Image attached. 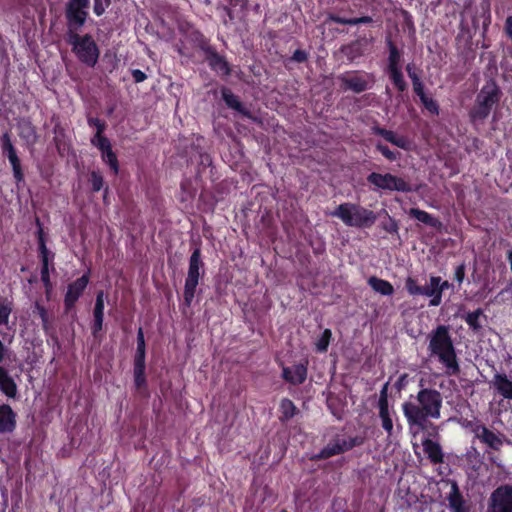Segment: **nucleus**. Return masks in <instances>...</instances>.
I'll return each mask as SVG.
<instances>
[{
  "label": "nucleus",
  "mask_w": 512,
  "mask_h": 512,
  "mask_svg": "<svg viewBox=\"0 0 512 512\" xmlns=\"http://www.w3.org/2000/svg\"><path fill=\"white\" fill-rule=\"evenodd\" d=\"M386 216L387 221L382 223V229L389 234H397L399 231V224L396 219L391 217L386 210H382Z\"/></svg>",
  "instance_id": "nucleus-49"
},
{
  "label": "nucleus",
  "mask_w": 512,
  "mask_h": 512,
  "mask_svg": "<svg viewBox=\"0 0 512 512\" xmlns=\"http://www.w3.org/2000/svg\"><path fill=\"white\" fill-rule=\"evenodd\" d=\"M493 385L497 392L505 399H512V381L504 373H496L493 378Z\"/></svg>",
  "instance_id": "nucleus-26"
},
{
  "label": "nucleus",
  "mask_w": 512,
  "mask_h": 512,
  "mask_svg": "<svg viewBox=\"0 0 512 512\" xmlns=\"http://www.w3.org/2000/svg\"><path fill=\"white\" fill-rule=\"evenodd\" d=\"M17 427V414L9 404L0 405V433H13Z\"/></svg>",
  "instance_id": "nucleus-18"
},
{
  "label": "nucleus",
  "mask_w": 512,
  "mask_h": 512,
  "mask_svg": "<svg viewBox=\"0 0 512 512\" xmlns=\"http://www.w3.org/2000/svg\"><path fill=\"white\" fill-rule=\"evenodd\" d=\"M0 147L2 154L8 159L11 165L15 184L20 187L25 183V174L17 149L12 143L11 134L9 132L2 134L0 138Z\"/></svg>",
  "instance_id": "nucleus-9"
},
{
  "label": "nucleus",
  "mask_w": 512,
  "mask_h": 512,
  "mask_svg": "<svg viewBox=\"0 0 512 512\" xmlns=\"http://www.w3.org/2000/svg\"><path fill=\"white\" fill-rule=\"evenodd\" d=\"M341 450L342 449L339 448V445L337 444V442L334 439L332 442L328 443L323 449H321L320 452L313 454L310 457V460H312V461L325 460L332 456L341 454Z\"/></svg>",
  "instance_id": "nucleus-33"
},
{
  "label": "nucleus",
  "mask_w": 512,
  "mask_h": 512,
  "mask_svg": "<svg viewBox=\"0 0 512 512\" xmlns=\"http://www.w3.org/2000/svg\"><path fill=\"white\" fill-rule=\"evenodd\" d=\"M112 0H93V12L96 16H102L111 5Z\"/></svg>",
  "instance_id": "nucleus-51"
},
{
  "label": "nucleus",
  "mask_w": 512,
  "mask_h": 512,
  "mask_svg": "<svg viewBox=\"0 0 512 512\" xmlns=\"http://www.w3.org/2000/svg\"><path fill=\"white\" fill-rule=\"evenodd\" d=\"M36 225L38 227L36 237L40 262L41 264H52L55 258V253L50 251L46 245V235L39 218H36Z\"/></svg>",
  "instance_id": "nucleus-17"
},
{
  "label": "nucleus",
  "mask_w": 512,
  "mask_h": 512,
  "mask_svg": "<svg viewBox=\"0 0 512 512\" xmlns=\"http://www.w3.org/2000/svg\"><path fill=\"white\" fill-rule=\"evenodd\" d=\"M199 48L205 54V60L213 71L222 76H229L231 74L229 63L226 61L225 57L220 55L215 47L209 43L208 39L203 37L199 41Z\"/></svg>",
  "instance_id": "nucleus-10"
},
{
  "label": "nucleus",
  "mask_w": 512,
  "mask_h": 512,
  "mask_svg": "<svg viewBox=\"0 0 512 512\" xmlns=\"http://www.w3.org/2000/svg\"><path fill=\"white\" fill-rule=\"evenodd\" d=\"M212 157L210 154L206 153V152H203V153H200V162H199V166H202V167H210L212 166Z\"/></svg>",
  "instance_id": "nucleus-58"
},
{
  "label": "nucleus",
  "mask_w": 512,
  "mask_h": 512,
  "mask_svg": "<svg viewBox=\"0 0 512 512\" xmlns=\"http://www.w3.org/2000/svg\"><path fill=\"white\" fill-rule=\"evenodd\" d=\"M424 108L432 115H439L440 107L436 100L427 95L420 99Z\"/></svg>",
  "instance_id": "nucleus-47"
},
{
  "label": "nucleus",
  "mask_w": 512,
  "mask_h": 512,
  "mask_svg": "<svg viewBox=\"0 0 512 512\" xmlns=\"http://www.w3.org/2000/svg\"><path fill=\"white\" fill-rule=\"evenodd\" d=\"M204 274V263L202 261L201 249L198 246L194 248L189 258L188 272L183 291V301L179 305L181 314L185 317H188V311L194 300L197 286Z\"/></svg>",
  "instance_id": "nucleus-4"
},
{
  "label": "nucleus",
  "mask_w": 512,
  "mask_h": 512,
  "mask_svg": "<svg viewBox=\"0 0 512 512\" xmlns=\"http://www.w3.org/2000/svg\"><path fill=\"white\" fill-rule=\"evenodd\" d=\"M36 225L38 227L36 237L40 262L41 264H52L55 258V253L50 251L46 245V235L39 218H36Z\"/></svg>",
  "instance_id": "nucleus-16"
},
{
  "label": "nucleus",
  "mask_w": 512,
  "mask_h": 512,
  "mask_svg": "<svg viewBox=\"0 0 512 512\" xmlns=\"http://www.w3.org/2000/svg\"><path fill=\"white\" fill-rule=\"evenodd\" d=\"M329 19H330V21H332L336 24H342V25H347V22H348V18L339 16V15H335V14H331L329 16Z\"/></svg>",
  "instance_id": "nucleus-63"
},
{
  "label": "nucleus",
  "mask_w": 512,
  "mask_h": 512,
  "mask_svg": "<svg viewBox=\"0 0 512 512\" xmlns=\"http://www.w3.org/2000/svg\"><path fill=\"white\" fill-rule=\"evenodd\" d=\"M87 123L90 127H94L96 129V132H105L107 127L105 121L97 117L88 116Z\"/></svg>",
  "instance_id": "nucleus-52"
},
{
  "label": "nucleus",
  "mask_w": 512,
  "mask_h": 512,
  "mask_svg": "<svg viewBox=\"0 0 512 512\" xmlns=\"http://www.w3.org/2000/svg\"><path fill=\"white\" fill-rule=\"evenodd\" d=\"M80 31L66 33V41L72 47L77 59L93 68L100 56V50L91 34L80 35Z\"/></svg>",
  "instance_id": "nucleus-6"
},
{
  "label": "nucleus",
  "mask_w": 512,
  "mask_h": 512,
  "mask_svg": "<svg viewBox=\"0 0 512 512\" xmlns=\"http://www.w3.org/2000/svg\"><path fill=\"white\" fill-rule=\"evenodd\" d=\"M428 351L431 357H436L446 368L449 376H456L460 373V365L449 327L438 325L428 335Z\"/></svg>",
  "instance_id": "nucleus-2"
},
{
  "label": "nucleus",
  "mask_w": 512,
  "mask_h": 512,
  "mask_svg": "<svg viewBox=\"0 0 512 512\" xmlns=\"http://www.w3.org/2000/svg\"><path fill=\"white\" fill-rule=\"evenodd\" d=\"M331 215L339 218L348 227L360 229L372 227L377 220L374 211L351 202L338 205Z\"/></svg>",
  "instance_id": "nucleus-5"
},
{
  "label": "nucleus",
  "mask_w": 512,
  "mask_h": 512,
  "mask_svg": "<svg viewBox=\"0 0 512 512\" xmlns=\"http://www.w3.org/2000/svg\"><path fill=\"white\" fill-rule=\"evenodd\" d=\"M408 215L436 230H440L443 226L442 222L437 217L419 208H410Z\"/></svg>",
  "instance_id": "nucleus-24"
},
{
  "label": "nucleus",
  "mask_w": 512,
  "mask_h": 512,
  "mask_svg": "<svg viewBox=\"0 0 512 512\" xmlns=\"http://www.w3.org/2000/svg\"><path fill=\"white\" fill-rule=\"evenodd\" d=\"M376 150L380 152L389 161H395L399 157V152L392 151L387 145H384L382 143L376 144Z\"/></svg>",
  "instance_id": "nucleus-50"
},
{
  "label": "nucleus",
  "mask_w": 512,
  "mask_h": 512,
  "mask_svg": "<svg viewBox=\"0 0 512 512\" xmlns=\"http://www.w3.org/2000/svg\"><path fill=\"white\" fill-rule=\"evenodd\" d=\"M416 401L408 400L402 404L403 415L410 430L425 431L430 418H440L443 398L436 389L422 388L416 395Z\"/></svg>",
  "instance_id": "nucleus-1"
},
{
  "label": "nucleus",
  "mask_w": 512,
  "mask_h": 512,
  "mask_svg": "<svg viewBox=\"0 0 512 512\" xmlns=\"http://www.w3.org/2000/svg\"><path fill=\"white\" fill-rule=\"evenodd\" d=\"M91 144L96 147L99 151H102L109 145H111L110 140L104 135V132H96L91 138Z\"/></svg>",
  "instance_id": "nucleus-45"
},
{
  "label": "nucleus",
  "mask_w": 512,
  "mask_h": 512,
  "mask_svg": "<svg viewBox=\"0 0 512 512\" xmlns=\"http://www.w3.org/2000/svg\"><path fill=\"white\" fill-rule=\"evenodd\" d=\"M197 189L193 184L192 179L184 178L180 183V192L178 200L183 204L184 208L191 207L195 199Z\"/></svg>",
  "instance_id": "nucleus-22"
},
{
  "label": "nucleus",
  "mask_w": 512,
  "mask_h": 512,
  "mask_svg": "<svg viewBox=\"0 0 512 512\" xmlns=\"http://www.w3.org/2000/svg\"><path fill=\"white\" fill-rule=\"evenodd\" d=\"M413 91L419 97V99L426 96L423 82L415 83V85H413Z\"/></svg>",
  "instance_id": "nucleus-62"
},
{
  "label": "nucleus",
  "mask_w": 512,
  "mask_h": 512,
  "mask_svg": "<svg viewBox=\"0 0 512 512\" xmlns=\"http://www.w3.org/2000/svg\"><path fill=\"white\" fill-rule=\"evenodd\" d=\"M476 434L482 443L486 444L489 448L493 450L497 451L503 445V440L501 436L494 433L484 425L478 426Z\"/></svg>",
  "instance_id": "nucleus-21"
},
{
  "label": "nucleus",
  "mask_w": 512,
  "mask_h": 512,
  "mask_svg": "<svg viewBox=\"0 0 512 512\" xmlns=\"http://www.w3.org/2000/svg\"><path fill=\"white\" fill-rule=\"evenodd\" d=\"M221 96L228 108L233 109L247 118H252L251 112L243 105L239 98L227 87L221 88Z\"/></svg>",
  "instance_id": "nucleus-20"
},
{
  "label": "nucleus",
  "mask_w": 512,
  "mask_h": 512,
  "mask_svg": "<svg viewBox=\"0 0 512 512\" xmlns=\"http://www.w3.org/2000/svg\"><path fill=\"white\" fill-rule=\"evenodd\" d=\"M90 281V270L85 272L81 277L72 281L67 286V291L64 295V311L69 313L74 310L76 303L85 292Z\"/></svg>",
  "instance_id": "nucleus-11"
},
{
  "label": "nucleus",
  "mask_w": 512,
  "mask_h": 512,
  "mask_svg": "<svg viewBox=\"0 0 512 512\" xmlns=\"http://www.w3.org/2000/svg\"><path fill=\"white\" fill-rule=\"evenodd\" d=\"M105 293L103 290H99L96 293L95 304L93 308V322L91 325V333L96 338L103 329L104 322V303Z\"/></svg>",
  "instance_id": "nucleus-15"
},
{
  "label": "nucleus",
  "mask_w": 512,
  "mask_h": 512,
  "mask_svg": "<svg viewBox=\"0 0 512 512\" xmlns=\"http://www.w3.org/2000/svg\"><path fill=\"white\" fill-rule=\"evenodd\" d=\"M13 311V302L7 299L0 301V326H7Z\"/></svg>",
  "instance_id": "nucleus-39"
},
{
  "label": "nucleus",
  "mask_w": 512,
  "mask_h": 512,
  "mask_svg": "<svg viewBox=\"0 0 512 512\" xmlns=\"http://www.w3.org/2000/svg\"><path fill=\"white\" fill-rule=\"evenodd\" d=\"M340 52L349 62H353L363 55V47L360 41L355 40L346 45H342Z\"/></svg>",
  "instance_id": "nucleus-28"
},
{
  "label": "nucleus",
  "mask_w": 512,
  "mask_h": 512,
  "mask_svg": "<svg viewBox=\"0 0 512 512\" xmlns=\"http://www.w3.org/2000/svg\"><path fill=\"white\" fill-rule=\"evenodd\" d=\"M35 310L37 311L39 317L41 318V322H45L46 318L49 317L47 309L39 302L35 303Z\"/></svg>",
  "instance_id": "nucleus-60"
},
{
  "label": "nucleus",
  "mask_w": 512,
  "mask_h": 512,
  "mask_svg": "<svg viewBox=\"0 0 512 512\" xmlns=\"http://www.w3.org/2000/svg\"><path fill=\"white\" fill-rule=\"evenodd\" d=\"M131 74L135 83H141L147 79V75L140 69H133Z\"/></svg>",
  "instance_id": "nucleus-59"
},
{
  "label": "nucleus",
  "mask_w": 512,
  "mask_h": 512,
  "mask_svg": "<svg viewBox=\"0 0 512 512\" xmlns=\"http://www.w3.org/2000/svg\"><path fill=\"white\" fill-rule=\"evenodd\" d=\"M422 446L428 460L433 465L444 463V452L438 442L426 438L422 441Z\"/></svg>",
  "instance_id": "nucleus-19"
},
{
  "label": "nucleus",
  "mask_w": 512,
  "mask_h": 512,
  "mask_svg": "<svg viewBox=\"0 0 512 512\" xmlns=\"http://www.w3.org/2000/svg\"><path fill=\"white\" fill-rule=\"evenodd\" d=\"M298 411V408L292 400L289 398H283L279 405V420L283 423L287 422L292 419L298 413Z\"/></svg>",
  "instance_id": "nucleus-31"
},
{
  "label": "nucleus",
  "mask_w": 512,
  "mask_h": 512,
  "mask_svg": "<svg viewBox=\"0 0 512 512\" xmlns=\"http://www.w3.org/2000/svg\"><path fill=\"white\" fill-rule=\"evenodd\" d=\"M409 383V375L407 373L401 374L394 384L395 389L400 392L406 388Z\"/></svg>",
  "instance_id": "nucleus-55"
},
{
  "label": "nucleus",
  "mask_w": 512,
  "mask_h": 512,
  "mask_svg": "<svg viewBox=\"0 0 512 512\" xmlns=\"http://www.w3.org/2000/svg\"><path fill=\"white\" fill-rule=\"evenodd\" d=\"M282 373L281 378L294 386L303 384L307 379L308 374V361L300 362L292 366H285L281 364Z\"/></svg>",
  "instance_id": "nucleus-14"
},
{
  "label": "nucleus",
  "mask_w": 512,
  "mask_h": 512,
  "mask_svg": "<svg viewBox=\"0 0 512 512\" xmlns=\"http://www.w3.org/2000/svg\"><path fill=\"white\" fill-rule=\"evenodd\" d=\"M101 152L102 161L107 164L114 175H118L120 171V165L116 153L112 149V145H109Z\"/></svg>",
  "instance_id": "nucleus-32"
},
{
  "label": "nucleus",
  "mask_w": 512,
  "mask_h": 512,
  "mask_svg": "<svg viewBox=\"0 0 512 512\" xmlns=\"http://www.w3.org/2000/svg\"><path fill=\"white\" fill-rule=\"evenodd\" d=\"M372 132L375 135L383 137L387 142L401 148L407 150L409 147V143L407 139L403 136H397L393 131L388 130L381 126H373Z\"/></svg>",
  "instance_id": "nucleus-23"
},
{
  "label": "nucleus",
  "mask_w": 512,
  "mask_h": 512,
  "mask_svg": "<svg viewBox=\"0 0 512 512\" xmlns=\"http://www.w3.org/2000/svg\"><path fill=\"white\" fill-rule=\"evenodd\" d=\"M388 383H385L380 391L379 401H378V408L382 407H389L388 402Z\"/></svg>",
  "instance_id": "nucleus-54"
},
{
  "label": "nucleus",
  "mask_w": 512,
  "mask_h": 512,
  "mask_svg": "<svg viewBox=\"0 0 512 512\" xmlns=\"http://www.w3.org/2000/svg\"><path fill=\"white\" fill-rule=\"evenodd\" d=\"M480 9L481 12L479 16L483 19L482 37H485L491 24V10L489 0H483L480 4Z\"/></svg>",
  "instance_id": "nucleus-36"
},
{
  "label": "nucleus",
  "mask_w": 512,
  "mask_h": 512,
  "mask_svg": "<svg viewBox=\"0 0 512 512\" xmlns=\"http://www.w3.org/2000/svg\"><path fill=\"white\" fill-rule=\"evenodd\" d=\"M367 181L369 184L380 190L397 191L402 193L417 191V188L414 187L410 182L391 173L381 174L372 172L367 176Z\"/></svg>",
  "instance_id": "nucleus-8"
},
{
  "label": "nucleus",
  "mask_w": 512,
  "mask_h": 512,
  "mask_svg": "<svg viewBox=\"0 0 512 512\" xmlns=\"http://www.w3.org/2000/svg\"><path fill=\"white\" fill-rule=\"evenodd\" d=\"M483 315V310L481 308L476 309L473 312H469L465 317V322L473 331H478L481 329L482 325L479 321L480 316Z\"/></svg>",
  "instance_id": "nucleus-41"
},
{
  "label": "nucleus",
  "mask_w": 512,
  "mask_h": 512,
  "mask_svg": "<svg viewBox=\"0 0 512 512\" xmlns=\"http://www.w3.org/2000/svg\"><path fill=\"white\" fill-rule=\"evenodd\" d=\"M388 75H389V78H390L391 82L393 83L394 87L399 92L406 91L408 85H407V83H406V81L404 79V75L402 73L401 68L400 69L388 70Z\"/></svg>",
  "instance_id": "nucleus-37"
},
{
  "label": "nucleus",
  "mask_w": 512,
  "mask_h": 512,
  "mask_svg": "<svg viewBox=\"0 0 512 512\" xmlns=\"http://www.w3.org/2000/svg\"><path fill=\"white\" fill-rule=\"evenodd\" d=\"M332 337V332L330 329H325L316 343V349L318 352H326Z\"/></svg>",
  "instance_id": "nucleus-46"
},
{
  "label": "nucleus",
  "mask_w": 512,
  "mask_h": 512,
  "mask_svg": "<svg viewBox=\"0 0 512 512\" xmlns=\"http://www.w3.org/2000/svg\"><path fill=\"white\" fill-rule=\"evenodd\" d=\"M21 128V136L23 137H29L30 135L35 133V128L30 121H24L21 124Z\"/></svg>",
  "instance_id": "nucleus-57"
},
{
  "label": "nucleus",
  "mask_w": 512,
  "mask_h": 512,
  "mask_svg": "<svg viewBox=\"0 0 512 512\" xmlns=\"http://www.w3.org/2000/svg\"><path fill=\"white\" fill-rule=\"evenodd\" d=\"M447 499L451 512H469V508L456 483H453Z\"/></svg>",
  "instance_id": "nucleus-25"
},
{
  "label": "nucleus",
  "mask_w": 512,
  "mask_h": 512,
  "mask_svg": "<svg viewBox=\"0 0 512 512\" xmlns=\"http://www.w3.org/2000/svg\"><path fill=\"white\" fill-rule=\"evenodd\" d=\"M379 417L381 419L382 428L386 431L388 436H391L393 432V421L390 415L389 407H380Z\"/></svg>",
  "instance_id": "nucleus-40"
},
{
  "label": "nucleus",
  "mask_w": 512,
  "mask_h": 512,
  "mask_svg": "<svg viewBox=\"0 0 512 512\" xmlns=\"http://www.w3.org/2000/svg\"><path fill=\"white\" fill-rule=\"evenodd\" d=\"M146 368H134V385L136 389L141 393L142 391L145 392L147 395V380H146V374H145Z\"/></svg>",
  "instance_id": "nucleus-38"
},
{
  "label": "nucleus",
  "mask_w": 512,
  "mask_h": 512,
  "mask_svg": "<svg viewBox=\"0 0 512 512\" xmlns=\"http://www.w3.org/2000/svg\"><path fill=\"white\" fill-rule=\"evenodd\" d=\"M335 441L339 445V448L342 449V454L353 449L354 447L362 445L364 443V438L361 436L349 437L348 439L336 437Z\"/></svg>",
  "instance_id": "nucleus-35"
},
{
  "label": "nucleus",
  "mask_w": 512,
  "mask_h": 512,
  "mask_svg": "<svg viewBox=\"0 0 512 512\" xmlns=\"http://www.w3.org/2000/svg\"><path fill=\"white\" fill-rule=\"evenodd\" d=\"M386 44L389 51L387 71L393 69H400L402 57L401 51L398 49L396 44L391 40V38L386 39Z\"/></svg>",
  "instance_id": "nucleus-29"
},
{
  "label": "nucleus",
  "mask_w": 512,
  "mask_h": 512,
  "mask_svg": "<svg viewBox=\"0 0 512 512\" xmlns=\"http://www.w3.org/2000/svg\"><path fill=\"white\" fill-rule=\"evenodd\" d=\"M54 270L53 263L52 264H41V281L45 287L46 295L49 297L50 291L52 290V283L50 279V269Z\"/></svg>",
  "instance_id": "nucleus-43"
},
{
  "label": "nucleus",
  "mask_w": 512,
  "mask_h": 512,
  "mask_svg": "<svg viewBox=\"0 0 512 512\" xmlns=\"http://www.w3.org/2000/svg\"><path fill=\"white\" fill-rule=\"evenodd\" d=\"M368 284L374 291L381 295L390 296L394 293V287L389 281L376 276H371L368 279Z\"/></svg>",
  "instance_id": "nucleus-30"
},
{
  "label": "nucleus",
  "mask_w": 512,
  "mask_h": 512,
  "mask_svg": "<svg viewBox=\"0 0 512 512\" xmlns=\"http://www.w3.org/2000/svg\"><path fill=\"white\" fill-rule=\"evenodd\" d=\"M465 270H466V265L465 263H461L460 265H458L456 268H455V272H454V279L459 283L461 284L465 278Z\"/></svg>",
  "instance_id": "nucleus-56"
},
{
  "label": "nucleus",
  "mask_w": 512,
  "mask_h": 512,
  "mask_svg": "<svg viewBox=\"0 0 512 512\" xmlns=\"http://www.w3.org/2000/svg\"><path fill=\"white\" fill-rule=\"evenodd\" d=\"M435 278L439 280L436 286L437 298L429 301V306L433 307H437L441 304L443 292L451 287V284L446 280L443 281L440 276H435Z\"/></svg>",
  "instance_id": "nucleus-42"
},
{
  "label": "nucleus",
  "mask_w": 512,
  "mask_h": 512,
  "mask_svg": "<svg viewBox=\"0 0 512 512\" xmlns=\"http://www.w3.org/2000/svg\"><path fill=\"white\" fill-rule=\"evenodd\" d=\"M438 282H439V280L436 279L435 276H430L429 284L422 286L420 295L430 297L431 298L430 300L436 299L437 298L436 297V295H437L436 286H437Z\"/></svg>",
  "instance_id": "nucleus-44"
},
{
  "label": "nucleus",
  "mask_w": 512,
  "mask_h": 512,
  "mask_svg": "<svg viewBox=\"0 0 512 512\" xmlns=\"http://www.w3.org/2000/svg\"><path fill=\"white\" fill-rule=\"evenodd\" d=\"M504 33L512 41V16H508L505 20Z\"/></svg>",
  "instance_id": "nucleus-61"
},
{
  "label": "nucleus",
  "mask_w": 512,
  "mask_h": 512,
  "mask_svg": "<svg viewBox=\"0 0 512 512\" xmlns=\"http://www.w3.org/2000/svg\"><path fill=\"white\" fill-rule=\"evenodd\" d=\"M134 368H146V343L142 327L137 330V348L134 357Z\"/></svg>",
  "instance_id": "nucleus-27"
},
{
  "label": "nucleus",
  "mask_w": 512,
  "mask_h": 512,
  "mask_svg": "<svg viewBox=\"0 0 512 512\" xmlns=\"http://www.w3.org/2000/svg\"><path fill=\"white\" fill-rule=\"evenodd\" d=\"M502 90L494 78L488 79L477 93L473 106L468 111L469 122L473 126L483 124L494 106L502 98Z\"/></svg>",
  "instance_id": "nucleus-3"
},
{
  "label": "nucleus",
  "mask_w": 512,
  "mask_h": 512,
  "mask_svg": "<svg viewBox=\"0 0 512 512\" xmlns=\"http://www.w3.org/2000/svg\"><path fill=\"white\" fill-rule=\"evenodd\" d=\"M405 289L411 296H420L422 285H419L417 279L408 277L405 280Z\"/></svg>",
  "instance_id": "nucleus-48"
},
{
  "label": "nucleus",
  "mask_w": 512,
  "mask_h": 512,
  "mask_svg": "<svg viewBox=\"0 0 512 512\" xmlns=\"http://www.w3.org/2000/svg\"><path fill=\"white\" fill-rule=\"evenodd\" d=\"M90 0H67L64 5L66 33L81 31L89 19Z\"/></svg>",
  "instance_id": "nucleus-7"
},
{
  "label": "nucleus",
  "mask_w": 512,
  "mask_h": 512,
  "mask_svg": "<svg viewBox=\"0 0 512 512\" xmlns=\"http://www.w3.org/2000/svg\"><path fill=\"white\" fill-rule=\"evenodd\" d=\"M464 33H467V41L470 42L472 40L473 36L470 33V30L467 27V25L462 22L460 24V33L458 34L457 38H459Z\"/></svg>",
  "instance_id": "nucleus-64"
},
{
  "label": "nucleus",
  "mask_w": 512,
  "mask_h": 512,
  "mask_svg": "<svg viewBox=\"0 0 512 512\" xmlns=\"http://www.w3.org/2000/svg\"><path fill=\"white\" fill-rule=\"evenodd\" d=\"M491 512H512V486L502 485L491 495Z\"/></svg>",
  "instance_id": "nucleus-13"
},
{
  "label": "nucleus",
  "mask_w": 512,
  "mask_h": 512,
  "mask_svg": "<svg viewBox=\"0 0 512 512\" xmlns=\"http://www.w3.org/2000/svg\"><path fill=\"white\" fill-rule=\"evenodd\" d=\"M309 54L305 50L297 49L294 51L292 56L288 59V62L304 63L308 60Z\"/></svg>",
  "instance_id": "nucleus-53"
},
{
  "label": "nucleus",
  "mask_w": 512,
  "mask_h": 512,
  "mask_svg": "<svg viewBox=\"0 0 512 512\" xmlns=\"http://www.w3.org/2000/svg\"><path fill=\"white\" fill-rule=\"evenodd\" d=\"M88 182L93 193H97L107 186L104 176L99 169L89 172Z\"/></svg>",
  "instance_id": "nucleus-34"
},
{
  "label": "nucleus",
  "mask_w": 512,
  "mask_h": 512,
  "mask_svg": "<svg viewBox=\"0 0 512 512\" xmlns=\"http://www.w3.org/2000/svg\"><path fill=\"white\" fill-rule=\"evenodd\" d=\"M345 90H351L354 93H362L374 85V75L367 72H353L351 75L341 78Z\"/></svg>",
  "instance_id": "nucleus-12"
}]
</instances>
